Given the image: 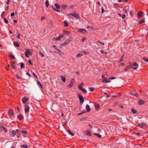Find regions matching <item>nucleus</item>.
Instances as JSON below:
<instances>
[{"instance_id":"obj_48","label":"nucleus","mask_w":148,"mask_h":148,"mask_svg":"<svg viewBox=\"0 0 148 148\" xmlns=\"http://www.w3.org/2000/svg\"><path fill=\"white\" fill-rule=\"evenodd\" d=\"M104 95H106V96L107 97H110V96L109 95H108V94L106 93V92H105L104 93Z\"/></svg>"},{"instance_id":"obj_22","label":"nucleus","mask_w":148,"mask_h":148,"mask_svg":"<svg viewBox=\"0 0 148 148\" xmlns=\"http://www.w3.org/2000/svg\"><path fill=\"white\" fill-rule=\"evenodd\" d=\"M67 131L70 135L72 136H73L74 135V133L71 132L69 130H67Z\"/></svg>"},{"instance_id":"obj_16","label":"nucleus","mask_w":148,"mask_h":148,"mask_svg":"<svg viewBox=\"0 0 148 148\" xmlns=\"http://www.w3.org/2000/svg\"><path fill=\"white\" fill-rule=\"evenodd\" d=\"M79 87V89L81 90L82 91L84 92V93H87V91L84 88H82V87Z\"/></svg>"},{"instance_id":"obj_21","label":"nucleus","mask_w":148,"mask_h":148,"mask_svg":"<svg viewBox=\"0 0 148 148\" xmlns=\"http://www.w3.org/2000/svg\"><path fill=\"white\" fill-rule=\"evenodd\" d=\"M145 103V101L142 100H140L139 101V103L140 105L143 104Z\"/></svg>"},{"instance_id":"obj_57","label":"nucleus","mask_w":148,"mask_h":148,"mask_svg":"<svg viewBox=\"0 0 148 148\" xmlns=\"http://www.w3.org/2000/svg\"><path fill=\"white\" fill-rule=\"evenodd\" d=\"M20 34L19 33H18V36H17V38H19V39H20Z\"/></svg>"},{"instance_id":"obj_44","label":"nucleus","mask_w":148,"mask_h":148,"mask_svg":"<svg viewBox=\"0 0 148 148\" xmlns=\"http://www.w3.org/2000/svg\"><path fill=\"white\" fill-rule=\"evenodd\" d=\"M124 55H123L121 57V58H120V60H119V61L120 62H121L122 61H123V58L124 57Z\"/></svg>"},{"instance_id":"obj_33","label":"nucleus","mask_w":148,"mask_h":148,"mask_svg":"<svg viewBox=\"0 0 148 148\" xmlns=\"http://www.w3.org/2000/svg\"><path fill=\"white\" fill-rule=\"evenodd\" d=\"M12 134L13 136H14L16 134V132L14 131H12Z\"/></svg>"},{"instance_id":"obj_20","label":"nucleus","mask_w":148,"mask_h":148,"mask_svg":"<svg viewBox=\"0 0 148 148\" xmlns=\"http://www.w3.org/2000/svg\"><path fill=\"white\" fill-rule=\"evenodd\" d=\"M118 15L120 16L123 19L126 16L125 15V14H123V15H121V14L120 13L118 14Z\"/></svg>"},{"instance_id":"obj_63","label":"nucleus","mask_w":148,"mask_h":148,"mask_svg":"<svg viewBox=\"0 0 148 148\" xmlns=\"http://www.w3.org/2000/svg\"><path fill=\"white\" fill-rule=\"evenodd\" d=\"M16 76L17 78L18 79H20V77L17 74L16 75Z\"/></svg>"},{"instance_id":"obj_24","label":"nucleus","mask_w":148,"mask_h":148,"mask_svg":"<svg viewBox=\"0 0 148 148\" xmlns=\"http://www.w3.org/2000/svg\"><path fill=\"white\" fill-rule=\"evenodd\" d=\"M54 6L57 9H60V6L57 3H55L54 5Z\"/></svg>"},{"instance_id":"obj_32","label":"nucleus","mask_w":148,"mask_h":148,"mask_svg":"<svg viewBox=\"0 0 148 148\" xmlns=\"http://www.w3.org/2000/svg\"><path fill=\"white\" fill-rule=\"evenodd\" d=\"M94 135H96L97 136V137H98L99 138H101V135L99 134L95 133H94Z\"/></svg>"},{"instance_id":"obj_46","label":"nucleus","mask_w":148,"mask_h":148,"mask_svg":"<svg viewBox=\"0 0 148 148\" xmlns=\"http://www.w3.org/2000/svg\"><path fill=\"white\" fill-rule=\"evenodd\" d=\"M87 28L92 30L93 29V28L91 26H87Z\"/></svg>"},{"instance_id":"obj_12","label":"nucleus","mask_w":148,"mask_h":148,"mask_svg":"<svg viewBox=\"0 0 148 148\" xmlns=\"http://www.w3.org/2000/svg\"><path fill=\"white\" fill-rule=\"evenodd\" d=\"M29 110V107L28 106H27V105H25V112H27Z\"/></svg>"},{"instance_id":"obj_51","label":"nucleus","mask_w":148,"mask_h":148,"mask_svg":"<svg viewBox=\"0 0 148 148\" xmlns=\"http://www.w3.org/2000/svg\"><path fill=\"white\" fill-rule=\"evenodd\" d=\"M75 82V79L74 78H72L71 81V82H72V83L74 84V83Z\"/></svg>"},{"instance_id":"obj_49","label":"nucleus","mask_w":148,"mask_h":148,"mask_svg":"<svg viewBox=\"0 0 148 148\" xmlns=\"http://www.w3.org/2000/svg\"><path fill=\"white\" fill-rule=\"evenodd\" d=\"M37 84L38 85L40 86H42V85L41 83L38 81H37Z\"/></svg>"},{"instance_id":"obj_14","label":"nucleus","mask_w":148,"mask_h":148,"mask_svg":"<svg viewBox=\"0 0 148 148\" xmlns=\"http://www.w3.org/2000/svg\"><path fill=\"white\" fill-rule=\"evenodd\" d=\"M129 93L131 95H133L134 96H136L137 97H138L139 96V95L136 93H134L133 92H129Z\"/></svg>"},{"instance_id":"obj_4","label":"nucleus","mask_w":148,"mask_h":148,"mask_svg":"<svg viewBox=\"0 0 148 148\" xmlns=\"http://www.w3.org/2000/svg\"><path fill=\"white\" fill-rule=\"evenodd\" d=\"M78 31L79 32L84 34H86L87 32V31L85 29H78Z\"/></svg>"},{"instance_id":"obj_15","label":"nucleus","mask_w":148,"mask_h":148,"mask_svg":"<svg viewBox=\"0 0 148 148\" xmlns=\"http://www.w3.org/2000/svg\"><path fill=\"white\" fill-rule=\"evenodd\" d=\"M104 78L105 79H103L102 80V82L103 83H109L110 82V80L106 79L105 78Z\"/></svg>"},{"instance_id":"obj_9","label":"nucleus","mask_w":148,"mask_h":148,"mask_svg":"<svg viewBox=\"0 0 148 148\" xmlns=\"http://www.w3.org/2000/svg\"><path fill=\"white\" fill-rule=\"evenodd\" d=\"M133 65L135 66V67H133L132 68L134 70H136L138 66V64L136 62H134L133 64Z\"/></svg>"},{"instance_id":"obj_2","label":"nucleus","mask_w":148,"mask_h":148,"mask_svg":"<svg viewBox=\"0 0 148 148\" xmlns=\"http://www.w3.org/2000/svg\"><path fill=\"white\" fill-rule=\"evenodd\" d=\"M78 96L79 98L80 103L82 104L84 101V98L82 95L79 94L78 95Z\"/></svg>"},{"instance_id":"obj_7","label":"nucleus","mask_w":148,"mask_h":148,"mask_svg":"<svg viewBox=\"0 0 148 148\" xmlns=\"http://www.w3.org/2000/svg\"><path fill=\"white\" fill-rule=\"evenodd\" d=\"M64 35V34H60L58 37L56 38V40H59L60 38H62Z\"/></svg>"},{"instance_id":"obj_27","label":"nucleus","mask_w":148,"mask_h":148,"mask_svg":"<svg viewBox=\"0 0 148 148\" xmlns=\"http://www.w3.org/2000/svg\"><path fill=\"white\" fill-rule=\"evenodd\" d=\"M54 10H55L56 12H60V11L59 10H58L56 9L53 6H52L51 7Z\"/></svg>"},{"instance_id":"obj_62","label":"nucleus","mask_w":148,"mask_h":148,"mask_svg":"<svg viewBox=\"0 0 148 148\" xmlns=\"http://www.w3.org/2000/svg\"><path fill=\"white\" fill-rule=\"evenodd\" d=\"M4 12H2V13L1 14V16L2 18H3V16L4 15Z\"/></svg>"},{"instance_id":"obj_5","label":"nucleus","mask_w":148,"mask_h":148,"mask_svg":"<svg viewBox=\"0 0 148 148\" xmlns=\"http://www.w3.org/2000/svg\"><path fill=\"white\" fill-rule=\"evenodd\" d=\"M8 113L9 116H12L14 114V112L12 110L10 109L8 112Z\"/></svg>"},{"instance_id":"obj_38","label":"nucleus","mask_w":148,"mask_h":148,"mask_svg":"<svg viewBox=\"0 0 148 148\" xmlns=\"http://www.w3.org/2000/svg\"><path fill=\"white\" fill-rule=\"evenodd\" d=\"M144 20L143 19H142L141 20H140L139 22V23L140 24H141L143 23L144 22Z\"/></svg>"},{"instance_id":"obj_50","label":"nucleus","mask_w":148,"mask_h":148,"mask_svg":"<svg viewBox=\"0 0 148 148\" xmlns=\"http://www.w3.org/2000/svg\"><path fill=\"white\" fill-rule=\"evenodd\" d=\"M143 59L145 61L148 62V59L146 58H143Z\"/></svg>"},{"instance_id":"obj_53","label":"nucleus","mask_w":148,"mask_h":148,"mask_svg":"<svg viewBox=\"0 0 148 148\" xmlns=\"http://www.w3.org/2000/svg\"><path fill=\"white\" fill-rule=\"evenodd\" d=\"M32 74H33L34 76V77L35 78V77L37 79H38V77H37V76H36V75L34 73H33Z\"/></svg>"},{"instance_id":"obj_59","label":"nucleus","mask_w":148,"mask_h":148,"mask_svg":"<svg viewBox=\"0 0 148 148\" xmlns=\"http://www.w3.org/2000/svg\"><path fill=\"white\" fill-rule=\"evenodd\" d=\"M115 77H112L111 78H110L109 79H115Z\"/></svg>"},{"instance_id":"obj_58","label":"nucleus","mask_w":148,"mask_h":148,"mask_svg":"<svg viewBox=\"0 0 148 148\" xmlns=\"http://www.w3.org/2000/svg\"><path fill=\"white\" fill-rule=\"evenodd\" d=\"M116 95V97H119L121 95V94L119 93L117 95Z\"/></svg>"},{"instance_id":"obj_8","label":"nucleus","mask_w":148,"mask_h":148,"mask_svg":"<svg viewBox=\"0 0 148 148\" xmlns=\"http://www.w3.org/2000/svg\"><path fill=\"white\" fill-rule=\"evenodd\" d=\"M28 99L25 97H23L22 99V101L23 103H25L28 101Z\"/></svg>"},{"instance_id":"obj_43","label":"nucleus","mask_w":148,"mask_h":148,"mask_svg":"<svg viewBox=\"0 0 148 148\" xmlns=\"http://www.w3.org/2000/svg\"><path fill=\"white\" fill-rule=\"evenodd\" d=\"M83 83H81L78 86V88L79 89V87H82V86H83Z\"/></svg>"},{"instance_id":"obj_41","label":"nucleus","mask_w":148,"mask_h":148,"mask_svg":"<svg viewBox=\"0 0 148 148\" xmlns=\"http://www.w3.org/2000/svg\"><path fill=\"white\" fill-rule=\"evenodd\" d=\"M66 5H62L61 6V8L63 9H65L66 8Z\"/></svg>"},{"instance_id":"obj_42","label":"nucleus","mask_w":148,"mask_h":148,"mask_svg":"<svg viewBox=\"0 0 148 148\" xmlns=\"http://www.w3.org/2000/svg\"><path fill=\"white\" fill-rule=\"evenodd\" d=\"M4 22H5L6 23H8V21L7 20L6 18H4Z\"/></svg>"},{"instance_id":"obj_55","label":"nucleus","mask_w":148,"mask_h":148,"mask_svg":"<svg viewBox=\"0 0 148 148\" xmlns=\"http://www.w3.org/2000/svg\"><path fill=\"white\" fill-rule=\"evenodd\" d=\"M86 39V38H82V42H84L85 40Z\"/></svg>"},{"instance_id":"obj_19","label":"nucleus","mask_w":148,"mask_h":148,"mask_svg":"<svg viewBox=\"0 0 148 148\" xmlns=\"http://www.w3.org/2000/svg\"><path fill=\"white\" fill-rule=\"evenodd\" d=\"M17 117L18 119L21 120L23 118V116L22 114H20Z\"/></svg>"},{"instance_id":"obj_11","label":"nucleus","mask_w":148,"mask_h":148,"mask_svg":"<svg viewBox=\"0 0 148 148\" xmlns=\"http://www.w3.org/2000/svg\"><path fill=\"white\" fill-rule=\"evenodd\" d=\"M0 130H3L5 133H6L7 132V130L2 126L1 125L0 126Z\"/></svg>"},{"instance_id":"obj_60","label":"nucleus","mask_w":148,"mask_h":148,"mask_svg":"<svg viewBox=\"0 0 148 148\" xmlns=\"http://www.w3.org/2000/svg\"><path fill=\"white\" fill-rule=\"evenodd\" d=\"M45 18V17H42L41 18V21H42L43 19Z\"/></svg>"},{"instance_id":"obj_56","label":"nucleus","mask_w":148,"mask_h":148,"mask_svg":"<svg viewBox=\"0 0 148 148\" xmlns=\"http://www.w3.org/2000/svg\"><path fill=\"white\" fill-rule=\"evenodd\" d=\"M14 13H12L11 14V16L12 17L13 16H14Z\"/></svg>"},{"instance_id":"obj_13","label":"nucleus","mask_w":148,"mask_h":148,"mask_svg":"<svg viewBox=\"0 0 148 148\" xmlns=\"http://www.w3.org/2000/svg\"><path fill=\"white\" fill-rule=\"evenodd\" d=\"M71 40L68 39L66 40V41L63 43L62 45H66L67 44H68V43Z\"/></svg>"},{"instance_id":"obj_31","label":"nucleus","mask_w":148,"mask_h":148,"mask_svg":"<svg viewBox=\"0 0 148 148\" xmlns=\"http://www.w3.org/2000/svg\"><path fill=\"white\" fill-rule=\"evenodd\" d=\"M131 111L132 113H136L137 112L133 108L131 109Z\"/></svg>"},{"instance_id":"obj_26","label":"nucleus","mask_w":148,"mask_h":148,"mask_svg":"<svg viewBox=\"0 0 148 148\" xmlns=\"http://www.w3.org/2000/svg\"><path fill=\"white\" fill-rule=\"evenodd\" d=\"M45 5H46V6L47 7L48 6V5H49V2L48 1V0H46L45 2Z\"/></svg>"},{"instance_id":"obj_18","label":"nucleus","mask_w":148,"mask_h":148,"mask_svg":"<svg viewBox=\"0 0 148 148\" xmlns=\"http://www.w3.org/2000/svg\"><path fill=\"white\" fill-rule=\"evenodd\" d=\"M86 108L88 112H89L90 111V108L89 106L87 104L86 105Z\"/></svg>"},{"instance_id":"obj_35","label":"nucleus","mask_w":148,"mask_h":148,"mask_svg":"<svg viewBox=\"0 0 148 148\" xmlns=\"http://www.w3.org/2000/svg\"><path fill=\"white\" fill-rule=\"evenodd\" d=\"M64 26H67L68 25V23L66 21H64Z\"/></svg>"},{"instance_id":"obj_3","label":"nucleus","mask_w":148,"mask_h":148,"mask_svg":"<svg viewBox=\"0 0 148 148\" xmlns=\"http://www.w3.org/2000/svg\"><path fill=\"white\" fill-rule=\"evenodd\" d=\"M70 15L74 17L75 18H78V17H79V15H78V14H69V16L72 19H73V17H71V16H70Z\"/></svg>"},{"instance_id":"obj_37","label":"nucleus","mask_w":148,"mask_h":148,"mask_svg":"<svg viewBox=\"0 0 148 148\" xmlns=\"http://www.w3.org/2000/svg\"><path fill=\"white\" fill-rule=\"evenodd\" d=\"M142 12H140L138 13V16L139 18H140L141 16L142 15Z\"/></svg>"},{"instance_id":"obj_52","label":"nucleus","mask_w":148,"mask_h":148,"mask_svg":"<svg viewBox=\"0 0 148 148\" xmlns=\"http://www.w3.org/2000/svg\"><path fill=\"white\" fill-rule=\"evenodd\" d=\"M22 147H23V148H27V145H22Z\"/></svg>"},{"instance_id":"obj_28","label":"nucleus","mask_w":148,"mask_h":148,"mask_svg":"<svg viewBox=\"0 0 148 148\" xmlns=\"http://www.w3.org/2000/svg\"><path fill=\"white\" fill-rule=\"evenodd\" d=\"M64 33H65L66 34L68 35H69L70 34V32L69 31H66V30H64Z\"/></svg>"},{"instance_id":"obj_29","label":"nucleus","mask_w":148,"mask_h":148,"mask_svg":"<svg viewBox=\"0 0 148 148\" xmlns=\"http://www.w3.org/2000/svg\"><path fill=\"white\" fill-rule=\"evenodd\" d=\"M73 83H72V82H70V84L68 85V87L71 88L73 86Z\"/></svg>"},{"instance_id":"obj_61","label":"nucleus","mask_w":148,"mask_h":148,"mask_svg":"<svg viewBox=\"0 0 148 148\" xmlns=\"http://www.w3.org/2000/svg\"><path fill=\"white\" fill-rule=\"evenodd\" d=\"M29 62L31 65H32V64L31 62V61L30 60H29Z\"/></svg>"},{"instance_id":"obj_1","label":"nucleus","mask_w":148,"mask_h":148,"mask_svg":"<svg viewBox=\"0 0 148 148\" xmlns=\"http://www.w3.org/2000/svg\"><path fill=\"white\" fill-rule=\"evenodd\" d=\"M25 54L26 57H29L28 55H31L32 52L31 51L28 49H26L25 52Z\"/></svg>"},{"instance_id":"obj_40","label":"nucleus","mask_w":148,"mask_h":148,"mask_svg":"<svg viewBox=\"0 0 148 148\" xmlns=\"http://www.w3.org/2000/svg\"><path fill=\"white\" fill-rule=\"evenodd\" d=\"M89 88L90 91H92L95 89V88H93V87H90V88Z\"/></svg>"},{"instance_id":"obj_45","label":"nucleus","mask_w":148,"mask_h":148,"mask_svg":"<svg viewBox=\"0 0 148 148\" xmlns=\"http://www.w3.org/2000/svg\"><path fill=\"white\" fill-rule=\"evenodd\" d=\"M21 132L24 134H26L27 133V132L25 130H22L21 131Z\"/></svg>"},{"instance_id":"obj_39","label":"nucleus","mask_w":148,"mask_h":148,"mask_svg":"<svg viewBox=\"0 0 148 148\" xmlns=\"http://www.w3.org/2000/svg\"><path fill=\"white\" fill-rule=\"evenodd\" d=\"M10 57L11 58H12V59H15V57L13 55H12L11 54H10Z\"/></svg>"},{"instance_id":"obj_47","label":"nucleus","mask_w":148,"mask_h":148,"mask_svg":"<svg viewBox=\"0 0 148 148\" xmlns=\"http://www.w3.org/2000/svg\"><path fill=\"white\" fill-rule=\"evenodd\" d=\"M39 53L40 55L42 57H43L44 56V54L41 53L40 51H39Z\"/></svg>"},{"instance_id":"obj_30","label":"nucleus","mask_w":148,"mask_h":148,"mask_svg":"<svg viewBox=\"0 0 148 148\" xmlns=\"http://www.w3.org/2000/svg\"><path fill=\"white\" fill-rule=\"evenodd\" d=\"M61 79H62V81L63 82H65L66 79H65V78L64 77H63L62 76H61Z\"/></svg>"},{"instance_id":"obj_54","label":"nucleus","mask_w":148,"mask_h":148,"mask_svg":"<svg viewBox=\"0 0 148 148\" xmlns=\"http://www.w3.org/2000/svg\"><path fill=\"white\" fill-rule=\"evenodd\" d=\"M130 68V67L128 66H127L126 67L125 69V70L126 71H127L128 69H129Z\"/></svg>"},{"instance_id":"obj_64","label":"nucleus","mask_w":148,"mask_h":148,"mask_svg":"<svg viewBox=\"0 0 148 148\" xmlns=\"http://www.w3.org/2000/svg\"><path fill=\"white\" fill-rule=\"evenodd\" d=\"M26 74L29 77H30V74L29 73H28V72H27L26 73Z\"/></svg>"},{"instance_id":"obj_25","label":"nucleus","mask_w":148,"mask_h":148,"mask_svg":"<svg viewBox=\"0 0 148 148\" xmlns=\"http://www.w3.org/2000/svg\"><path fill=\"white\" fill-rule=\"evenodd\" d=\"M83 54L82 53H79L76 55V57L77 58H78L79 57L81 56H83Z\"/></svg>"},{"instance_id":"obj_6","label":"nucleus","mask_w":148,"mask_h":148,"mask_svg":"<svg viewBox=\"0 0 148 148\" xmlns=\"http://www.w3.org/2000/svg\"><path fill=\"white\" fill-rule=\"evenodd\" d=\"M147 124L144 123H139L138 126H140L141 128H142L143 127L146 126Z\"/></svg>"},{"instance_id":"obj_34","label":"nucleus","mask_w":148,"mask_h":148,"mask_svg":"<svg viewBox=\"0 0 148 148\" xmlns=\"http://www.w3.org/2000/svg\"><path fill=\"white\" fill-rule=\"evenodd\" d=\"M20 64H21V69L24 68V64L23 63L21 62L20 63Z\"/></svg>"},{"instance_id":"obj_10","label":"nucleus","mask_w":148,"mask_h":148,"mask_svg":"<svg viewBox=\"0 0 148 148\" xmlns=\"http://www.w3.org/2000/svg\"><path fill=\"white\" fill-rule=\"evenodd\" d=\"M15 62H11V67L13 69H16V66L14 65Z\"/></svg>"},{"instance_id":"obj_36","label":"nucleus","mask_w":148,"mask_h":148,"mask_svg":"<svg viewBox=\"0 0 148 148\" xmlns=\"http://www.w3.org/2000/svg\"><path fill=\"white\" fill-rule=\"evenodd\" d=\"M95 107L96 109H97L99 107V105L98 104H96L95 105Z\"/></svg>"},{"instance_id":"obj_23","label":"nucleus","mask_w":148,"mask_h":148,"mask_svg":"<svg viewBox=\"0 0 148 148\" xmlns=\"http://www.w3.org/2000/svg\"><path fill=\"white\" fill-rule=\"evenodd\" d=\"M14 45L17 47H19V44L17 42H15L14 43Z\"/></svg>"},{"instance_id":"obj_17","label":"nucleus","mask_w":148,"mask_h":148,"mask_svg":"<svg viewBox=\"0 0 148 148\" xmlns=\"http://www.w3.org/2000/svg\"><path fill=\"white\" fill-rule=\"evenodd\" d=\"M85 134L86 135L88 136H91V135L90 133L88 131H86L85 132Z\"/></svg>"}]
</instances>
